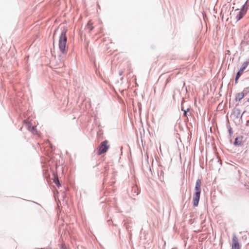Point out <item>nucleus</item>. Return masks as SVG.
Returning a JSON list of instances; mask_svg holds the SVG:
<instances>
[{
  "label": "nucleus",
  "mask_w": 249,
  "mask_h": 249,
  "mask_svg": "<svg viewBox=\"0 0 249 249\" xmlns=\"http://www.w3.org/2000/svg\"><path fill=\"white\" fill-rule=\"evenodd\" d=\"M247 7H245V6H243L241 10L239 12L238 14L236 17L237 20H240L243 16L245 15L247 11Z\"/></svg>",
  "instance_id": "obj_5"
},
{
  "label": "nucleus",
  "mask_w": 249,
  "mask_h": 249,
  "mask_svg": "<svg viewBox=\"0 0 249 249\" xmlns=\"http://www.w3.org/2000/svg\"><path fill=\"white\" fill-rule=\"evenodd\" d=\"M86 28L87 29L89 30V32L91 31L93 29V27L92 26V23L90 21H89L87 25Z\"/></svg>",
  "instance_id": "obj_10"
},
{
  "label": "nucleus",
  "mask_w": 249,
  "mask_h": 249,
  "mask_svg": "<svg viewBox=\"0 0 249 249\" xmlns=\"http://www.w3.org/2000/svg\"><path fill=\"white\" fill-rule=\"evenodd\" d=\"M241 113V110L239 108H235L232 110V115L235 118H238Z\"/></svg>",
  "instance_id": "obj_8"
},
{
  "label": "nucleus",
  "mask_w": 249,
  "mask_h": 249,
  "mask_svg": "<svg viewBox=\"0 0 249 249\" xmlns=\"http://www.w3.org/2000/svg\"><path fill=\"white\" fill-rule=\"evenodd\" d=\"M232 249H239L240 246L238 239L235 235H234L232 239Z\"/></svg>",
  "instance_id": "obj_6"
},
{
  "label": "nucleus",
  "mask_w": 249,
  "mask_h": 249,
  "mask_svg": "<svg viewBox=\"0 0 249 249\" xmlns=\"http://www.w3.org/2000/svg\"><path fill=\"white\" fill-rule=\"evenodd\" d=\"M247 101L249 103V98L248 99Z\"/></svg>",
  "instance_id": "obj_21"
},
{
  "label": "nucleus",
  "mask_w": 249,
  "mask_h": 249,
  "mask_svg": "<svg viewBox=\"0 0 249 249\" xmlns=\"http://www.w3.org/2000/svg\"><path fill=\"white\" fill-rule=\"evenodd\" d=\"M244 91H243L242 92L236 94L235 96L236 101H240L244 98V97L245 96Z\"/></svg>",
  "instance_id": "obj_9"
},
{
  "label": "nucleus",
  "mask_w": 249,
  "mask_h": 249,
  "mask_svg": "<svg viewBox=\"0 0 249 249\" xmlns=\"http://www.w3.org/2000/svg\"><path fill=\"white\" fill-rule=\"evenodd\" d=\"M181 110H182V111H183V110H185L183 109V107H181Z\"/></svg>",
  "instance_id": "obj_20"
},
{
  "label": "nucleus",
  "mask_w": 249,
  "mask_h": 249,
  "mask_svg": "<svg viewBox=\"0 0 249 249\" xmlns=\"http://www.w3.org/2000/svg\"><path fill=\"white\" fill-rule=\"evenodd\" d=\"M163 175V172L162 171H161L160 173V176H161Z\"/></svg>",
  "instance_id": "obj_19"
},
{
  "label": "nucleus",
  "mask_w": 249,
  "mask_h": 249,
  "mask_svg": "<svg viewBox=\"0 0 249 249\" xmlns=\"http://www.w3.org/2000/svg\"><path fill=\"white\" fill-rule=\"evenodd\" d=\"M54 181L57 185H58V183L59 184L58 179L57 178L56 179H54Z\"/></svg>",
  "instance_id": "obj_16"
},
{
  "label": "nucleus",
  "mask_w": 249,
  "mask_h": 249,
  "mask_svg": "<svg viewBox=\"0 0 249 249\" xmlns=\"http://www.w3.org/2000/svg\"><path fill=\"white\" fill-rule=\"evenodd\" d=\"M67 32V29L65 28H63L59 39V49L61 53L63 54H66L68 50V47H66L67 37L66 34Z\"/></svg>",
  "instance_id": "obj_1"
},
{
  "label": "nucleus",
  "mask_w": 249,
  "mask_h": 249,
  "mask_svg": "<svg viewBox=\"0 0 249 249\" xmlns=\"http://www.w3.org/2000/svg\"><path fill=\"white\" fill-rule=\"evenodd\" d=\"M132 189H133V190H134V191H135V193H136V195H138V192H136V190H137V186H134V187H133Z\"/></svg>",
  "instance_id": "obj_15"
},
{
  "label": "nucleus",
  "mask_w": 249,
  "mask_h": 249,
  "mask_svg": "<svg viewBox=\"0 0 249 249\" xmlns=\"http://www.w3.org/2000/svg\"><path fill=\"white\" fill-rule=\"evenodd\" d=\"M61 249H67L65 245H62L61 246Z\"/></svg>",
  "instance_id": "obj_18"
},
{
  "label": "nucleus",
  "mask_w": 249,
  "mask_h": 249,
  "mask_svg": "<svg viewBox=\"0 0 249 249\" xmlns=\"http://www.w3.org/2000/svg\"><path fill=\"white\" fill-rule=\"evenodd\" d=\"M36 131V126H32V128L30 129V131L32 132L33 133H34Z\"/></svg>",
  "instance_id": "obj_12"
},
{
  "label": "nucleus",
  "mask_w": 249,
  "mask_h": 249,
  "mask_svg": "<svg viewBox=\"0 0 249 249\" xmlns=\"http://www.w3.org/2000/svg\"><path fill=\"white\" fill-rule=\"evenodd\" d=\"M243 6H245V7L248 8L249 7V0H247Z\"/></svg>",
  "instance_id": "obj_14"
},
{
  "label": "nucleus",
  "mask_w": 249,
  "mask_h": 249,
  "mask_svg": "<svg viewBox=\"0 0 249 249\" xmlns=\"http://www.w3.org/2000/svg\"><path fill=\"white\" fill-rule=\"evenodd\" d=\"M108 141L105 140L100 143L97 149V154L98 155L104 154L107 151L109 148V145L108 144Z\"/></svg>",
  "instance_id": "obj_3"
},
{
  "label": "nucleus",
  "mask_w": 249,
  "mask_h": 249,
  "mask_svg": "<svg viewBox=\"0 0 249 249\" xmlns=\"http://www.w3.org/2000/svg\"><path fill=\"white\" fill-rule=\"evenodd\" d=\"M201 181L200 179H197L196 181L195 188V193L193 197V205L194 207H197L200 198L201 193Z\"/></svg>",
  "instance_id": "obj_2"
},
{
  "label": "nucleus",
  "mask_w": 249,
  "mask_h": 249,
  "mask_svg": "<svg viewBox=\"0 0 249 249\" xmlns=\"http://www.w3.org/2000/svg\"><path fill=\"white\" fill-rule=\"evenodd\" d=\"M249 64V60L244 62L240 68L239 71L237 72L235 78V83H237V80L242 74L243 71L246 69L248 65Z\"/></svg>",
  "instance_id": "obj_4"
},
{
  "label": "nucleus",
  "mask_w": 249,
  "mask_h": 249,
  "mask_svg": "<svg viewBox=\"0 0 249 249\" xmlns=\"http://www.w3.org/2000/svg\"><path fill=\"white\" fill-rule=\"evenodd\" d=\"M189 108H188L187 110H183L184 116L187 117V111H189Z\"/></svg>",
  "instance_id": "obj_13"
},
{
  "label": "nucleus",
  "mask_w": 249,
  "mask_h": 249,
  "mask_svg": "<svg viewBox=\"0 0 249 249\" xmlns=\"http://www.w3.org/2000/svg\"><path fill=\"white\" fill-rule=\"evenodd\" d=\"M242 140H243V137H242V136L239 137H236L235 139V141H234V142L233 143V144L235 146H240V145H241V143H242Z\"/></svg>",
  "instance_id": "obj_7"
},
{
  "label": "nucleus",
  "mask_w": 249,
  "mask_h": 249,
  "mask_svg": "<svg viewBox=\"0 0 249 249\" xmlns=\"http://www.w3.org/2000/svg\"><path fill=\"white\" fill-rule=\"evenodd\" d=\"M229 132L230 135L232 134V130L231 127H230V128L229 129Z\"/></svg>",
  "instance_id": "obj_17"
},
{
  "label": "nucleus",
  "mask_w": 249,
  "mask_h": 249,
  "mask_svg": "<svg viewBox=\"0 0 249 249\" xmlns=\"http://www.w3.org/2000/svg\"><path fill=\"white\" fill-rule=\"evenodd\" d=\"M24 123L26 125V126L27 128V129L30 131V129H31L32 128V126H33L32 125V124L30 123H28L27 122H26V120H24Z\"/></svg>",
  "instance_id": "obj_11"
}]
</instances>
